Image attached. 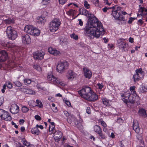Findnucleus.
Segmentation results:
<instances>
[{
    "instance_id": "f8f14e48",
    "label": "nucleus",
    "mask_w": 147,
    "mask_h": 147,
    "mask_svg": "<svg viewBox=\"0 0 147 147\" xmlns=\"http://www.w3.org/2000/svg\"><path fill=\"white\" fill-rule=\"evenodd\" d=\"M21 38L23 42L24 43L29 44L31 42V39L30 36L28 34L23 35Z\"/></svg>"
},
{
    "instance_id": "69168bd1",
    "label": "nucleus",
    "mask_w": 147,
    "mask_h": 147,
    "mask_svg": "<svg viewBox=\"0 0 147 147\" xmlns=\"http://www.w3.org/2000/svg\"><path fill=\"white\" fill-rule=\"evenodd\" d=\"M129 41L131 43L134 42V38H133L130 37L129 38Z\"/></svg>"
},
{
    "instance_id": "412c9836",
    "label": "nucleus",
    "mask_w": 147,
    "mask_h": 147,
    "mask_svg": "<svg viewBox=\"0 0 147 147\" xmlns=\"http://www.w3.org/2000/svg\"><path fill=\"white\" fill-rule=\"evenodd\" d=\"M138 113L140 116L144 118L146 117L147 116L145 110L143 109H140L138 111Z\"/></svg>"
},
{
    "instance_id": "864d4df0",
    "label": "nucleus",
    "mask_w": 147,
    "mask_h": 147,
    "mask_svg": "<svg viewBox=\"0 0 147 147\" xmlns=\"http://www.w3.org/2000/svg\"><path fill=\"white\" fill-rule=\"evenodd\" d=\"M134 20V18L132 17H130L129 18V20L128 21V23L130 24Z\"/></svg>"
},
{
    "instance_id": "20e7f679",
    "label": "nucleus",
    "mask_w": 147,
    "mask_h": 147,
    "mask_svg": "<svg viewBox=\"0 0 147 147\" xmlns=\"http://www.w3.org/2000/svg\"><path fill=\"white\" fill-rule=\"evenodd\" d=\"M6 32L7 36L9 40H14L18 36L17 32L11 26H9L7 27Z\"/></svg>"
},
{
    "instance_id": "6e6d98bb",
    "label": "nucleus",
    "mask_w": 147,
    "mask_h": 147,
    "mask_svg": "<svg viewBox=\"0 0 147 147\" xmlns=\"http://www.w3.org/2000/svg\"><path fill=\"white\" fill-rule=\"evenodd\" d=\"M64 113L66 117H68L69 116V114L67 111H64Z\"/></svg>"
},
{
    "instance_id": "09e8293b",
    "label": "nucleus",
    "mask_w": 147,
    "mask_h": 147,
    "mask_svg": "<svg viewBox=\"0 0 147 147\" xmlns=\"http://www.w3.org/2000/svg\"><path fill=\"white\" fill-rule=\"evenodd\" d=\"M36 87L38 89H40V90H44V87H42L40 84H37L36 85Z\"/></svg>"
},
{
    "instance_id": "4d7b16f0",
    "label": "nucleus",
    "mask_w": 147,
    "mask_h": 147,
    "mask_svg": "<svg viewBox=\"0 0 147 147\" xmlns=\"http://www.w3.org/2000/svg\"><path fill=\"white\" fill-rule=\"evenodd\" d=\"M36 106L40 108H42L43 107V105L41 102L37 104Z\"/></svg>"
},
{
    "instance_id": "5701e85b",
    "label": "nucleus",
    "mask_w": 147,
    "mask_h": 147,
    "mask_svg": "<svg viewBox=\"0 0 147 147\" xmlns=\"http://www.w3.org/2000/svg\"><path fill=\"white\" fill-rule=\"evenodd\" d=\"M94 130L95 132L97 134H98L101 132L102 130L100 126L98 125H95L94 127Z\"/></svg>"
},
{
    "instance_id": "c9c22d12",
    "label": "nucleus",
    "mask_w": 147,
    "mask_h": 147,
    "mask_svg": "<svg viewBox=\"0 0 147 147\" xmlns=\"http://www.w3.org/2000/svg\"><path fill=\"white\" fill-rule=\"evenodd\" d=\"M102 102L103 104L106 106L109 105V100L106 98H103L102 99Z\"/></svg>"
},
{
    "instance_id": "393cba45",
    "label": "nucleus",
    "mask_w": 147,
    "mask_h": 147,
    "mask_svg": "<svg viewBox=\"0 0 147 147\" xmlns=\"http://www.w3.org/2000/svg\"><path fill=\"white\" fill-rule=\"evenodd\" d=\"M138 71L139 72V74H140L139 77L140 79L143 78L144 76V72L142 70V69L140 68L136 70V72H138Z\"/></svg>"
},
{
    "instance_id": "dca6fc26",
    "label": "nucleus",
    "mask_w": 147,
    "mask_h": 147,
    "mask_svg": "<svg viewBox=\"0 0 147 147\" xmlns=\"http://www.w3.org/2000/svg\"><path fill=\"white\" fill-rule=\"evenodd\" d=\"M132 127L133 129L136 133H139L140 128L138 122L137 121H134L133 122Z\"/></svg>"
},
{
    "instance_id": "bf43d9fd",
    "label": "nucleus",
    "mask_w": 147,
    "mask_h": 147,
    "mask_svg": "<svg viewBox=\"0 0 147 147\" xmlns=\"http://www.w3.org/2000/svg\"><path fill=\"white\" fill-rule=\"evenodd\" d=\"M99 1L98 0H97L96 1L95 3L94 4L95 5V6L98 7L99 6Z\"/></svg>"
},
{
    "instance_id": "0e129e2a",
    "label": "nucleus",
    "mask_w": 147,
    "mask_h": 147,
    "mask_svg": "<svg viewBox=\"0 0 147 147\" xmlns=\"http://www.w3.org/2000/svg\"><path fill=\"white\" fill-rule=\"evenodd\" d=\"M135 88V86H131L130 87V90L131 92H132L134 90V89Z\"/></svg>"
},
{
    "instance_id": "9b49d317",
    "label": "nucleus",
    "mask_w": 147,
    "mask_h": 147,
    "mask_svg": "<svg viewBox=\"0 0 147 147\" xmlns=\"http://www.w3.org/2000/svg\"><path fill=\"white\" fill-rule=\"evenodd\" d=\"M8 53L5 50L0 51V62H3L6 60L8 58Z\"/></svg>"
},
{
    "instance_id": "7ed1b4c3",
    "label": "nucleus",
    "mask_w": 147,
    "mask_h": 147,
    "mask_svg": "<svg viewBox=\"0 0 147 147\" xmlns=\"http://www.w3.org/2000/svg\"><path fill=\"white\" fill-rule=\"evenodd\" d=\"M121 96L122 100L127 104L129 103L133 104L138 102V100H137L134 97L130 96V94L128 92L121 93Z\"/></svg>"
},
{
    "instance_id": "4468645a",
    "label": "nucleus",
    "mask_w": 147,
    "mask_h": 147,
    "mask_svg": "<svg viewBox=\"0 0 147 147\" xmlns=\"http://www.w3.org/2000/svg\"><path fill=\"white\" fill-rule=\"evenodd\" d=\"M34 28L32 26L28 25L25 26L24 30L27 33L32 35Z\"/></svg>"
},
{
    "instance_id": "bb28decb",
    "label": "nucleus",
    "mask_w": 147,
    "mask_h": 147,
    "mask_svg": "<svg viewBox=\"0 0 147 147\" xmlns=\"http://www.w3.org/2000/svg\"><path fill=\"white\" fill-rule=\"evenodd\" d=\"M31 131L32 134H34L38 135L39 133V131L36 127L32 129Z\"/></svg>"
},
{
    "instance_id": "1a4fd4ad",
    "label": "nucleus",
    "mask_w": 147,
    "mask_h": 147,
    "mask_svg": "<svg viewBox=\"0 0 147 147\" xmlns=\"http://www.w3.org/2000/svg\"><path fill=\"white\" fill-rule=\"evenodd\" d=\"M125 39L120 38L117 40V45L119 49H121L123 51H125V49L127 45L126 42H125Z\"/></svg>"
},
{
    "instance_id": "72a5a7b5",
    "label": "nucleus",
    "mask_w": 147,
    "mask_h": 147,
    "mask_svg": "<svg viewBox=\"0 0 147 147\" xmlns=\"http://www.w3.org/2000/svg\"><path fill=\"white\" fill-rule=\"evenodd\" d=\"M6 46L9 48H13L16 46V45L7 42L6 44Z\"/></svg>"
},
{
    "instance_id": "a878e982",
    "label": "nucleus",
    "mask_w": 147,
    "mask_h": 147,
    "mask_svg": "<svg viewBox=\"0 0 147 147\" xmlns=\"http://www.w3.org/2000/svg\"><path fill=\"white\" fill-rule=\"evenodd\" d=\"M144 8H145V7H140V8L139 9L138 11L137 14L138 16L140 15L142 16H144V13H143L144 11Z\"/></svg>"
},
{
    "instance_id": "473e14b6",
    "label": "nucleus",
    "mask_w": 147,
    "mask_h": 147,
    "mask_svg": "<svg viewBox=\"0 0 147 147\" xmlns=\"http://www.w3.org/2000/svg\"><path fill=\"white\" fill-rule=\"evenodd\" d=\"M31 79L28 78L24 79V82L25 85L29 84L31 83Z\"/></svg>"
},
{
    "instance_id": "13d9d810",
    "label": "nucleus",
    "mask_w": 147,
    "mask_h": 147,
    "mask_svg": "<svg viewBox=\"0 0 147 147\" xmlns=\"http://www.w3.org/2000/svg\"><path fill=\"white\" fill-rule=\"evenodd\" d=\"M78 21L79 22V24L81 26H82L83 24V22L82 21V20L81 19H79L78 20Z\"/></svg>"
},
{
    "instance_id": "3c124183",
    "label": "nucleus",
    "mask_w": 147,
    "mask_h": 147,
    "mask_svg": "<svg viewBox=\"0 0 147 147\" xmlns=\"http://www.w3.org/2000/svg\"><path fill=\"white\" fill-rule=\"evenodd\" d=\"M60 4H64L67 1V0H58Z\"/></svg>"
},
{
    "instance_id": "58836bf2",
    "label": "nucleus",
    "mask_w": 147,
    "mask_h": 147,
    "mask_svg": "<svg viewBox=\"0 0 147 147\" xmlns=\"http://www.w3.org/2000/svg\"><path fill=\"white\" fill-rule=\"evenodd\" d=\"M139 91L141 93L145 92L147 91V89L146 88L144 87H142L140 88Z\"/></svg>"
},
{
    "instance_id": "052dcab7",
    "label": "nucleus",
    "mask_w": 147,
    "mask_h": 147,
    "mask_svg": "<svg viewBox=\"0 0 147 147\" xmlns=\"http://www.w3.org/2000/svg\"><path fill=\"white\" fill-rule=\"evenodd\" d=\"M24 120L23 119H20L19 120V123L20 124L22 125L24 122Z\"/></svg>"
},
{
    "instance_id": "49530a36",
    "label": "nucleus",
    "mask_w": 147,
    "mask_h": 147,
    "mask_svg": "<svg viewBox=\"0 0 147 147\" xmlns=\"http://www.w3.org/2000/svg\"><path fill=\"white\" fill-rule=\"evenodd\" d=\"M99 123H100L104 127H105L107 126V124L103 120H99Z\"/></svg>"
},
{
    "instance_id": "9d476101",
    "label": "nucleus",
    "mask_w": 147,
    "mask_h": 147,
    "mask_svg": "<svg viewBox=\"0 0 147 147\" xmlns=\"http://www.w3.org/2000/svg\"><path fill=\"white\" fill-rule=\"evenodd\" d=\"M45 53L42 51H37L33 53V56L35 59H41L43 58Z\"/></svg>"
},
{
    "instance_id": "b1692460",
    "label": "nucleus",
    "mask_w": 147,
    "mask_h": 147,
    "mask_svg": "<svg viewBox=\"0 0 147 147\" xmlns=\"http://www.w3.org/2000/svg\"><path fill=\"white\" fill-rule=\"evenodd\" d=\"M40 32V31L39 30L34 28L32 35L34 36H37L39 35Z\"/></svg>"
},
{
    "instance_id": "774afa93",
    "label": "nucleus",
    "mask_w": 147,
    "mask_h": 147,
    "mask_svg": "<svg viewBox=\"0 0 147 147\" xmlns=\"http://www.w3.org/2000/svg\"><path fill=\"white\" fill-rule=\"evenodd\" d=\"M144 16L147 15V9L145 8H144Z\"/></svg>"
},
{
    "instance_id": "39448f33",
    "label": "nucleus",
    "mask_w": 147,
    "mask_h": 147,
    "mask_svg": "<svg viewBox=\"0 0 147 147\" xmlns=\"http://www.w3.org/2000/svg\"><path fill=\"white\" fill-rule=\"evenodd\" d=\"M61 24L60 20L58 18H55L50 22L49 25V29L52 32H54L58 30Z\"/></svg>"
},
{
    "instance_id": "f257e3e1",
    "label": "nucleus",
    "mask_w": 147,
    "mask_h": 147,
    "mask_svg": "<svg viewBox=\"0 0 147 147\" xmlns=\"http://www.w3.org/2000/svg\"><path fill=\"white\" fill-rule=\"evenodd\" d=\"M82 14L89 17L88 24L86 26L85 34L86 35L96 38H99L100 35H103L105 32L102 24L97 21L96 18L90 17L91 14L85 9L81 8L79 10L78 15Z\"/></svg>"
},
{
    "instance_id": "6ab92c4d",
    "label": "nucleus",
    "mask_w": 147,
    "mask_h": 147,
    "mask_svg": "<svg viewBox=\"0 0 147 147\" xmlns=\"http://www.w3.org/2000/svg\"><path fill=\"white\" fill-rule=\"evenodd\" d=\"M48 51L49 53L55 56L59 55L60 52L55 49L52 47H49L48 49Z\"/></svg>"
},
{
    "instance_id": "c85d7f7f",
    "label": "nucleus",
    "mask_w": 147,
    "mask_h": 147,
    "mask_svg": "<svg viewBox=\"0 0 147 147\" xmlns=\"http://www.w3.org/2000/svg\"><path fill=\"white\" fill-rule=\"evenodd\" d=\"M45 21L46 20L45 18L44 17H40L37 20V22L38 23L41 24L44 23L45 22Z\"/></svg>"
},
{
    "instance_id": "ea45409f",
    "label": "nucleus",
    "mask_w": 147,
    "mask_h": 147,
    "mask_svg": "<svg viewBox=\"0 0 147 147\" xmlns=\"http://www.w3.org/2000/svg\"><path fill=\"white\" fill-rule=\"evenodd\" d=\"M5 84L6 86L9 89H11L12 87V84L10 82H7Z\"/></svg>"
},
{
    "instance_id": "7c9ffc66",
    "label": "nucleus",
    "mask_w": 147,
    "mask_h": 147,
    "mask_svg": "<svg viewBox=\"0 0 147 147\" xmlns=\"http://www.w3.org/2000/svg\"><path fill=\"white\" fill-rule=\"evenodd\" d=\"M98 134V138L100 139H105L106 138L105 134L102 133V131Z\"/></svg>"
},
{
    "instance_id": "0eeeda50",
    "label": "nucleus",
    "mask_w": 147,
    "mask_h": 147,
    "mask_svg": "<svg viewBox=\"0 0 147 147\" xmlns=\"http://www.w3.org/2000/svg\"><path fill=\"white\" fill-rule=\"evenodd\" d=\"M68 63L66 61L59 62L57 66V71L59 73H63L68 67Z\"/></svg>"
},
{
    "instance_id": "aec40b11",
    "label": "nucleus",
    "mask_w": 147,
    "mask_h": 147,
    "mask_svg": "<svg viewBox=\"0 0 147 147\" xmlns=\"http://www.w3.org/2000/svg\"><path fill=\"white\" fill-rule=\"evenodd\" d=\"M75 76L74 73L72 71L69 70L68 71L67 76L68 79H71L74 78Z\"/></svg>"
},
{
    "instance_id": "37998d69",
    "label": "nucleus",
    "mask_w": 147,
    "mask_h": 147,
    "mask_svg": "<svg viewBox=\"0 0 147 147\" xmlns=\"http://www.w3.org/2000/svg\"><path fill=\"white\" fill-rule=\"evenodd\" d=\"M22 140L24 145L27 146H28V145L30 143L29 142H28L26 141L23 138L22 139Z\"/></svg>"
},
{
    "instance_id": "680f3d73",
    "label": "nucleus",
    "mask_w": 147,
    "mask_h": 147,
    "mask_svg": "<svg viewBox=\"0 0 147 147\" xmlns=\"http://www.w3.org/2000/svg\"><path fill=\"white\" fill-rule=\"evenodd\" d=\"M65 103L69 107L71 105L70 102L69 101L66 100L65 101Z\"/></svg>"
},
{
    "instance_id": "f704fd0d",
    "label": "nucleus",
    "mask_w": 147,
    "mask_h": 147,
    "mask_svg": "<svg viewBox=\"0 0 147 147\" xmlns=\"http://www.w3.org/2000/svg\"><path fill=\"white\" fill-rule=\"evenodd\" d=\"M138 75L137 74H135L133 75V78L134 79V82L139 81L140 79L139 77V76H138Z\"/></svg>"
},
{
    "instance_id": "a211bd4d",
    "label": "nucleus",
    "mask_w": 147,
    "mask_h": 147,
    "mask_svg": "<svg viewBox=\"0 0 147 147\" xmlns=\"http://www.w3.org/2000/svg\"><path fill=\"white\" fill-rule=\"evenodd\" d=\"M55 137V139L56 141H58L59 139L61 138L62 136V134L61 131H57L55 132L54 133Z\"/></svg>"
},
{
    "instance_id": "2f4dec72",
    "label": "nucleus",
    "mask_w": 147,
    "mask_h": 147,
    "mask_svg": "<svg viewBox=\"0 0 147 147\" xmlns=\"http://www.w3.org/2000/svg\"><path fill=\"white\" fill-rule=\"evenodd\" d=\"M32 66L34 69L39 71H41V67L37 64H32Z\"/></svg>"
},
{
    "instance_id": "4be33fe9",
    "label": "nucleus",
    "mask_w": 147,
    "mask_h": 147,
    "mask_svg": "<svg viewBox=\"0 0 147 147\" xmlns=\"http://www.w3.org/2000/svg\"><path fill=\"white\" fill-rule=\"evenodd\" d=\"M112 15L116 19L119 16L120 12L116 11L115 10L112 11Z\"/></svg>"
},
{
    "instance_id": "603ef678",
    "label": "nucleus",
    "mask_w": 147,
    "mask_h": 147,
    "mask_svg": "<svg viewBox=\"0 0 147 147\" xmlns=\"http://www.w3.org/2000/svg\"><path fill=\"white\" fill-rule=\"evenodd\" d=\"M35 118L37 120L40 121L41 120V117L38 115H36L34 116Z\"/></svg>"
},
{
    "instance_id": "f03ea898",
    "label": "nucleus",
    "mask_w": 147,
    "mask_h": 147,
    "mask_svg": "<svg viewBox=\"0 0 147 147\" xmlns=\"http://www.w3.org/2000/svg\"><path fill=\"white\" fill-rule=\"evenodd\" d=\"M78 92L82 97L90 101H94L98 98V95L93 92L91 88L88 86H84Z\"/></svg>"
},
{
    "instance_id": "f3484780",
    "label": "nucleus",
    "mask_w": 147,
    "mask_h": 147,
    "mask_svg": "<svg viewBox=\"0 0 147 147\" xmlns=\"http://www.w3.org/2000/svg\"><path fill=\"white\" fill-rule=\"evenodd\" d=\"M19 90H23L25 93L30 94H35V92L33 91L32 89L30 88H20Z\"/></svg>"
},
{
    "instance_id": "8fccbe9b",
    "label": "nucleus",
    "mask_w": 147,
    "mask_h": 147,
    "mask_svg": "<svg viewBox=\"0 0 147 147\" xmlns=\"http://www.w3.org/2000/svg\"><path fill=\"white\" fill-rule=\"evenodd\" d=\"M133 93L134 94V95H133V96H135V95H136V96H135V97H134V98H136V100H138V101L139 100V97L138 96H137L136 94V92L135 91H134V90L133 91Z\"/></svg>"
},
{
    "instance_id": "c03bdc74",
    "label": "nucleus",
    "mask_w": 147,
    "mask_h": 147,
    "mask_svg": "<svg viewBox=\"0 0 147 147\" xmlns=\"http://www.w3.org/2000/svg\"><path fill=\"white\" fill-rule=\"evenodd\" d=\"M71 38L76 40L78 39V37L77 35H76L74 33H73L70 35Z\"/></svg>"
},
{
    "instance_id": "a18cd8bd",
    "label": "nucleus",
    "mask_w": 147,
    "mask_h": 147,
    "mask_svg": "<svg viewBox=\"0 0 147 147\" xmlns=\"http://www.w3.org/2000/svg\"><path fill=\"white\" fill-rule=\"evenodd\" d=\"M14 83L16 86L18 87H21L22 86L21 83L19 81H16Z\"/></svg>"
},
{
    "instance_id": "338daca9",
    "label": "nucleus",
    "mask_w": 147,
    "mask_h": 147,
    "mask_svg": "<svg viewBox=\"0 0 147 147\" xmlns=\"http://www.w3.org/2000/svg\"><path fill=\"white\" fill-rule=\"evenodd\" d=\"M108 8H107V7H105V8L102 9V10L105 13L107 12V10L108 9Z\"/></svg>"
},
{
    "instance_id": "e2e57ef3",
    "label": "nucleus",
    "mask_w": 147,
    "mask_h": 147,
    "mask_svg": "<svg viewBox=\"0 0 147 147\" xmlns=\"http://www.w3.org/2000/svg\"><path fill=\"white\" fill-rule=\"evenodd\" d=\"M11 124L12 125H14V127L16 128H17L18 127V126L13 121H12Z\"/></svg>"
},
{
    "instance_id": "5fc2aeb1",
    "label": "nucleus",
    "mask_w": 147,
    "mask_h": 147,
    "mask_svg": "<svg viewBox=\"0 0 147 147\" xmlns=\"http://www.w3.org/2000/svg\"><path fill=\"white\" fill-rule=\"evenodd\" d=\"M86 113L89 114L90 113V108L89 107H87Z\"/></svg>"
},
{
    "instance_id": "a19ab883",
    "label": "nucleus",
    "mask_w": 147,
    "mask_h": 147,
    "mask_svg": "<svg viewBox=\"0 0 147 147\" xmlns=\"http://www.w3.org/2000/svg\"><path fill=\"white\" fill-rule=\"evenodd\" d=\"M84 5L85 7L87 9L89 8L90 5L88 3L87 1H86L85 0L84 1Z\"/></svg>"
},
{
    "instance_id": "423d86ee",
    "label": "nucleus",
    "mask_w": 147,
    "mask_h": 147,
    "mask_svg": "<svg viewBox=\"0 0 147 147\" xmlns=\"http://www.w3.org/2000/svg\"><path fill=\"white\" fill-rule=\"evenodd\" d=\"M47 78L49 81H50L52 83L55 85H59L62 86H65V84L62 82L61 80L54 76L53 75L48 74Z\"/></svg>"
},
{
    "instance_id": "2eb2a0df",
    "label": "nucleus",
    "mask_w": 147,
    "mask_h": 147,
    "mask_svg": "<svg viewBox=\"0 0 147 147\" xmlns=\"http://www.w3.org/2000/svg\"><path fill=\"white\" fill-rule=\"evenodd\" d=\"M84 76L86 78L90 79L92 76V74L91 71L86 68H83Z\"/></svg>"
},
{
    "instance_id": "cd10ccee",
    "label": "nucleus",
    "mask_w": 147,
    "mask_h": 147,
    "mask_svg": "<svg viewBox=\"0 0 147 147\" xmlns=\"http://www.w3.org/2000/svg\"><path fill=\"white\" fill-rule=\"evenodd\" d=\"M136 134H137L136 135V136L137 139L140 142V145H141L142 144H144V142L142 140V134H139L138 133Z\"/></svg>"
},
{
    "instance_id": "e433bc0d",
    "label": "nucleus",
    "mask_w": 147,
    "mask_h": 147,
    "mask_svg": "<svg viewBox=\"0 0 147 147\" xmlns=\"http://www.w3.org/2000/svg\"><path fill=\"white\" fill-rule=\"evenodd\" d=\"M28 110V108L26 106H24L22 108V111L24 113L27 112Z\"/></svg>"
},
{
    "instance_id": "6e6552de",
    "label": "nucleus",
    "mask_w": 147,
    "mask_h": 147,
    "mask_svg": "<svg viewBox=\"0 0 147 147\" xmlns=\"http://www.w3.org/2000/svg\"><path fill=\"white\" fill-rule=\"evenodd\" d=\"M0 117L4 120L10 121L11 119V116L8 112L2 109H0Z\"/></svg>"
},
{
    "instance_id": "79ce46f5",
    "label": "nucleus",
    "mask_w": 147,
    "mask_h": 147,
    "mask_svg": "<svg viewBox=\"0 0 147 147\" xmlns=\"http://www.w3.org/2000/svg\"><path fill=\"white\" fill-rule=\"evenodd\" d=\"M117 19L119 21H125L124 17L122 15H121L120 14L119 15V17H118V18H117Z\"/></svg>"
},
{
    "instance_id": "4c0bfd02",
    "label": "nucleus",
    "mask_w": 147,
    "mask_h": 147,
    "mask_svg": "<svg viewBox=\"0 0 147 147\" xmlns=\"http://www.w3.org/2000/svg\"><path fill=\"white\" fill-rule=\"evenodd\" d=\"M55 126H52V127H51L50 126H49V131L50 132H51V134H54L55 129Z\"/></svg>"
},
{
    "instance_id": "ddd939ff",
    "label": "nucleus",
    "mask_w": 147,
    "mask_h": 147,
    "mask_svg": "<svg viewBox=\"0 0 147 147\" xmlns=\"http://www.w3.org/2000/svg\"><path fill=\"white\" fill-rule=\"evenodd\" d=\"M19 111V107L18 106L15 104H12L10 108V112L13 114L17 113Z\"/></svg>"
},
{
    "instance_id": "de8ad7c7",
    "label": "nucleus",
    "mask_w": 147,
    "mask_h": 147,
    "mask_svg": "<svg viewBox=\"0 0 147 147\" xmlns=\"http://www.w3.org/2000/svg\"><path fill=\"white\" fill-rule=\"evenodd\" d=\"M75 12V11L74 10L71 9L69 10L68 11V13L67 14L69 15H74Z\"/></svg>"
},
{
    "instance_id": "c756f323",
    "label": "nucleus",
    "mask_w": 147,
    "mask_h": 147,
    "mask_svg": "<svg viewBox=\"0 0 147 147\" xmlns=\"http://www.w3.org/2000/svg\"><path fill=\"white\" fill-rule=\"evenodd\" d=\"M3 22L4 23L6 24H10L11 23H13L14 22L13 20L9 18H8L7 19L4 20Z\"/></svg>"
}]
</instances>
